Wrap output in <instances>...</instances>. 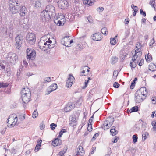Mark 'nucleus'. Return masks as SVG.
I'll use <instances>...</instances> for the list:
<instances>
[{"instance_id":"f257e3e1","label":"nucleus","mask_w":156,"mask_h":156,"mask_svg":"<svg viewBox=\"0 0 156 156\" xmlns=\"http://www.w3.org/2000/svg\"><path fill=\"white\" fill-rule=\"evenodd\" d=\"M21 97L23 102L28 103L31 98V92L30 89L27 87L23 88L21 91Z\"/></svg>"},{"instance_id":"f03ea898","label":"nucleus","mask_w":156,"mask_h":156,"mask_svg":"<svg viewBox=\"0 0 156 156\" xmlns=\"http://www.w3.org/2000/svg\"><path fill=\"white\" fill-rule=\"evenodd\" d=\"M137 102H142L147 94V90L145 87H143L137 91Z\"/></svg>"},{"instance_id":"7ed1b4c3","label":"nucleus","mask_w":156,"mask_h":156,"mask_svg":"<svg viewBox=\"0 0 156 156\" xmlns=\"http://www.w3.org/2000/svg\"><path fill=\"white\" fill-rule=\"evenodd\" d=\"M18 2L15 0H10L9 2V9L12 14L18 12L19 9L18 6L20 4L17 2Z\"/></svg>"},{"instance_id":"20e7f679","label":"nucleus","mask_w":156,"mask_h":156,"mask_svg":"<svg viewBox=\"0 0 156 156\" xmlns=\"http://www.w3.org/2000/svg\"><path fill=\"white\" fill-rule=\"evenodd\" d=\"M7 60L12 64H15L18 60V57L15 53H9L6 57Z\"/></svg>"},{"instance_id":"39448f33","label":"nucleus","mask_w":156,"mask_h":156,"mask_svg":"<svg viewBox=\"0 0 156 156\" xmlns=\"http://www.w3.org/2000/svg\"><path fill=\"white\" fill-rule=\"evenodd\" d=\"M27 60H33L35 58L36 55L35 51L33 48H30L27 49Z\"/></svg>"},{"instance_id":"423d86ee","label":"nucleus","mask_w":156,"mask_h":156,"mask_svg":"<svg viewBox=\"0 0 156 156\" xmlns=\"http://www.w3.org/2000/svg\"><path fill=\"white\" fill-rule=\"evenodd\" d=\"M18 118L17 116L14 117L13 115H10L7 120V125L9 127L14 126L17 121Z\"/></svg>"},{"instance_id":"0eeeda50","label":"nucleus","mask_w":156,"mask_h":156,"mask_svg":"<svg viewBox=\"0 0 156 156\" xmlns=\"http://www.w3.org/2000/svg\"><path fill=\"white\" fill-rule=\"evenodd\" d=\"M26 40L31 45L34 44L36 40V36L34 34L32 33H28L26 36Z\"/></svg>"},{"instance_id":"6e6552de","label":"nucleus","mask_w":156,"mask_h":156,"mask_svg":"<svg viewBox=\"0 0 156 156\" xmlns=\"http://www.w3.org/2000/svg\"><path fill=\"white\" fill-rule=\"evenodd\" d=\"M48 14L51 16H54L55 15V7L51 5H48L45 9Z\"/></svg>"},{"instance_id":"1a4fd4ad","label":"nucleus","mask_w":156,"mask_h":156,"mask_svg":"<svg viewBox=\"0 0 156 156\" xmlns=\"http://www.w3.org/2000/svg\"><path fill=\"white\" fill-rule=\"evenodd\" d=\"M45 10H43L41 14V18L44 22H48L51 19V16Z\"/></svg>"},{"instance_id":"9d476101","label":"nucleus","mask_w":156,"mask_h":156,"mask_svg":"<svg viewBox=\"0 0 156 156\" xmlns=\"http://www.w3.org/2000/svg\"><path fill=\"white\" fill-rule=\"evenodd\" d=\"M58 7L62 9H67L69 6V3L66 0H59L58 2Z\"/></svg>"},{"instance_id":"9b49d317","label":"nucleus","mask_w":156,"mask_h":156,"mask_svg":"<svg viewBox=\"0 0 156 156\" xmlns=\"http://www.w3.org/2000/svg\"><path fill=\"white\" fill-rule=\"evenodd\" d=\"M15 41L16 42V48L19 49L21 47L23 41V37L22 35H19L15 37Z\"/></svg>"},{"instance_id":"f8f14e48","label":"nucleus","mask_w":156,"mask_h":156,"mask_svg":"<svg viewBox=\"0 0 156 156\" xmlns=\"http://www.w3.org/2000/svg\"><path fill=\"white\" fill-rule=\"evenodd\" d=\"M75 107V105L74 103L69 102L66 105L64 108V111L66 112H69L74 109Z\"/></svg>"},{"instance_id":"ddd939ff","label":"nucleus","mask_w":156,"mask_h":156,"mask_svg":"<svg viewBox=\"0 0 156 156\" xmlns=\"http://www.w3.org/2000/svg\"><path fill=\"white\" fill-rule=\"evenodd\" d=\"M135 54L133 56L130 63V66L132 69L133 68H135L136 66V60L135 58V56L136 55V50H135Z\"/></svg>"},{"instance_id":"4468645a","label":"nucleus","mask_w":156,"mask_h":156,"mask_svg":"<svg viewBox=\"0 0 156 156\" xmlns=\"http://www.w3.org/2000/svg\"><path fill=\"white\" fill-rule=\"evenodd\" d=\"M69 37L66 36L62 39L61 43L62 45L68 47L69 45Z\"/></svg>"},{"instance_id":"2eb2a0df","label":"nucleus","mask_w":156,"mask_h":156,"mask_svg":"<svg viewBox=\"0 0 156 156\" xmlns=\"http://www.w3.org/2000/svg\"><path fill=\"white\" fill-rule=\"evenodd\" d=\"M58 87L56 83H53L47 89V93L46 94H49L51 92L55 90Z\"/></svg>"},{"instance_id":"dca6fc26","label":"nucleus","mask_w":156,"mask_h":156,"mask_svg":"<svg viewBox=\"0 0 156 156\" xmlns=\"http://www.w3.org/2000/svg\"><path fill=\"white\" fill-rule=\"evenodd\" d=\"M91 39L94 41H100L101 38V35L99 33H95L91 36Z\"/></svg>"},{"instance_id":"f3484780","label":"nucleus","mask_w":156,"mask_h":156,"mask_svg":"<svg viewBox=\"0 0 156 156\" xmlns=\"http://www.w3.org/2000/svg\"><path fill=\"white\" fill-rule=\"evenodd\" d=\"M141 47V42H137V58L138 56L139 57L142 55Z\"/></svg>"},{"instance_id":"a211bd4d","label":"nucleus","mask_w":156,"mask_h":156,"mask_svg":"<svg viewBox=\"0 0 156 156\" xmlns=\"http://www.w3.org/2000/svg\"><path fill=\"white\" fill-rule=\"evenodd\" d=\"M38 44L40 48L43 51H45L48 49V46L49 44L47 41L44 43V45L43 46H42V44L41 43V42H39Z\"/></svg>"},{"instance_id":"6ab92c4d","label":"nucleus","mask_w":156,"mask_h":156,"mask_svg":"<svg viewBox=\"0 0 156 156\" xmlns=\"http://www.w3.org/2000/svg\"><path fill=\"white\" fill-rule=\"evenodd\" d=\"M58 138L55 139L52 142V144L54 147L60 145L62 144V140L61 139H58Z\"/></svg>"},{"instance_id":"aec40b11","label":"nucleus","mask_w":156,"mask_h":156,"mask_svg":"<svg viewBox=\"0 0 156 156\" xmlns=\"http://www.w3.org/2000/svg\"><path fill=\"white\" fill-rule=\"evenodd\" d=\"M27 9L24 6H22L20 9V16L22 17L24 16L27 13Z\"/></svg>"},{"instance_id":"412c9836","label":"nucleus","mask_w":156,"mask_h":156,"mask_svg":"<svg viewBox=\"0 0 156 156\" xmlns=\"http://www.w3.org/2000/svg\"><path fill=\"white\" fill-rule=\"evenodd\" d=\"M84 153V151L83 147L81 146H79L77 149V154L80 156H82Z\"/></svg>"},{"instance_id":"4be33fe9","label":"nucleus","mask_w":156,"mask_h":156,"mask_svg":"<svg viewBox=\"0 0 156 156\" xmlns=\"http://www.w3.org/2000/svg\"><path fill=\"white\" fill-rule=\"evenodd\" d=\"M94 2L95 0H83V2L84 4L91 6L94 4Z\"/></svg>"},{"instance_id":"5701e85b","label":"nucleus","mask_w":156,"mask_h":156,"mask_svg":"<svg viewBox=\"0 0 156 156\" xmlns=\"http://www.w3.org/2000/svg\"><path fill=\"white\" fill-rule=\"evenodd\" d=\"M70 125L72 126H74L76 124V119L75 117H72L70 121Z\"/></svg>"},{"instance_id":"b1692460","label":"nucleus","mask_w":156,"mask_h":156,"mask_svg":"<svg viewBox=\"0 0 156 156\" xmlns=\"http://www.w3.org/2000/svg\"><path fill=\"white\" fill-rule=\"evenodd\" d=\"M114 121V118L112 116L109 117L106 120V121L109 123V126H112Z\"/></svg>"},{"instance_id":"393cba45","label":"nucleus","mask_w":156,"mask_h":156,"mask_svg":"<svg viewBox=\"0 0 156 156\" xmlns=\"http://www.w3.org/2000/svg\"><path fill=\"white\" fill-rule=\"evenodd\" d=\"M42 140H38V141L37 142V144L36 145V147H35L34 151H35L37 152V151L39 149V148L41 146V143L42 142Z\"/></svg>"},{"instance_id":"a878e982","label":"nucleus","mask_w":156,"mask_h":156,"mask_svg":"<svg viewBox=\"0 0 156 156\" xmlns=\"http://www.w3.org/2000/svg\"><path fill=\"white\" fill-rule=\"evenodd\" d=\"M112 126H109V123L106 121L104 122L102 127H101L104 130L107 129Z\"/></svg>"},{"instance_id":"bb28decb","label":"nucleus","mask_w":156,"mask_h":156,"mask_svg":"<svg viewBox=\"0 0 156 156\" xmlns=\"http://www.w3.org/2000/svg\"><path fill=\"white\" fill-rule=\"evenodd\" d=\"M51 80V78L50 77H47L45 78L44 79V81L43 82H42L41 83V84L43 86H44V84L47 82H50Z\"/></svg>"},{"instance_id":"cd10ccee","label":"nucleus","mask_w":156,"mask_h":156,"mask_svg":"<svg viewBox=\"0 0 156 156\" xmlns=\"http://www.w3.org/2000/svg\"><path fill=\"white\" fill-rule=\"evenodd\" d=\"M118 60V58L116 56L112 57L111 58V63L112 64H115L117 62Z\"/></svg>"},{"instance_id":"c85d7f7f","label":"nucleus","mask_w":156,"mask_h":156,"mask_svg":"<svg viewBox=\"0 0 156 156\" xmlns=\"http://www.w3.org/2000/svg\"><path fill=\"white\" fill-rule=\"evenodd\" d=\"M117 37V35L115 36L114 38H110V43L112 45H115L116 43L115 38Z\"/></svg>"},{"instance_id":"c756f323","label":"nucleus","mask_w":156,"mask_h":156,"mask_svg":"<svg viewBox=\"0 0 156 156\" xmlns=\"http://www.w3.org/2000/svg\"><path fill=\"white\" fill-rule=\"evenodd\" d=\"M136 77H135L134 78V80L131 83V85L130 86V88L131 89H133L134 88L135 86V84L136 83Z\"/></svg>"},{"instance_id":"7c9ffc66","label":"nucleus","mask_w":156,"mask_h":156,"mask_svg":"<svg viewBox=\"0 0 156 156\" xmlns=\"http://www.w3.org/2000/svg\"><path fill=\"white\" fill-rule=\"evenodd\" d=\"M145 58L147 62H150L152 59L151 56L149 55V53L148 54L147 56H145Z\"/></svg>"},{"instance_id":"2f4dec72","label":"nucleus","mask_w":156,"mask_h":156,"mask_svg":"<svg viewBox=\"0 0 156 156\" xmlns=\"http://www.w3.org/2000/svg\"><path fill=\"white\" fill-rule=\"evenodd\" d=\"M135 112H136V106H135L132 108L131 109L129 110V111H128L127 112L128 114H129V112L131 113Z\"/></svg>"},{"instance_id":"473e14b6","label":"nucleus","mask_w":156,"mask_h":156,"mask_svg":"<svg viewBox=\"0 0 156 156\" xmlns=\"http://www.w3.org/2000/svg\"><path fill=\"white\" fill-rule=\"evenodd\" d=\"M155 2L154 0H150L149 2V4L154 8L155 10L156 5H155Z\"/></svg>"},{"instance_id":"72a5a7b5","label":"nucleus","mask_w":156,"mask_h":156,"mask_svg":"<svg viewBox=\"0 0 156 156\" xmlns=\"http://www.w3.org/2000/svg\"><path fill=\"white\" fill-rule=\"evenodd\" d=\"M107 30L106 28L104 27L102 28L101 29V32L104 35H106L108 33V31Z\"/></svg>"},{"instance_id":"f704fd0d","label":"nucleus","mask_w":156,"mask_h":156,"mask_svg":"<svg viewBox=\"0 0 156 156\" xmlns=\"http://www.w3.org/2000/svg\"><path fill=\"white\" fill-rule=\"evenodd\" d=\"M9 84L7 83H4L3 82H0V88L6 87L8 86Z\"/></svg>"},{"instance_id":"c9c22d12","label":"nucleus","mask_w":156,"mask_h":156,"mask_svg":"<svg viewBox=\"0 0 156 156\" xmlns=\"http://www.w3.org/2000/svg\"><path fill=\"white\" fill-rule=\"evenodd\" d=\"M68 80H69V81L73 83L74 82L75 78L72 74H69V77L68 78Z\"/></svg>"},{"instance_id":"e433bc0d","label":"nucleus","mask_w":156,"mask_h":156,"mask_svg":"<svg viewBox=\"0 0 156 156\" xmlns=\"http://www.w3.org/2000/svg\"><path fill=\"white\" fill-rule=\"evenodd\" d=\"M148 135V133L147 132H144L142 134V140H145L146 138H147V136Z\"/></svg>"},{"instance_id":"4c0bfd02","label":"nucleus","mask_w":156,"mask_h":156,"mask_svg":"<svg viewBox=\"0 0 156 156\" xmlns=\"http://www.w3.org/2000/svg\"><path fill=\"white\" fill-rule=\"evenodd\" d=\"M82 100L81 98H80L77 101L76 104V106L79 107L80 106V105L82 104Z\"/></svg>"},{"instance_id":"58836bf2","label":"nucleus","mask_w":156,"mask_h":156,"mask_svg":"<svg viewBox=\"0 0 156 156\" xmlns=\"http://www.w3.org/2000/svg\"><path fill=\"white\" fill-rule=\"evenodd\" d=\"M110 133L113 136L115 135L118 133V131L115 129H111L110 130Z\"/></svg>"},{"instance_id":"ea45409f","label":"nucleus","mask_w":156,"mask_h":156,"mask_svg":"<svg viewBox=\"0 0 156 156\" xmlns=\"http://www.w3.org/2000/svg\"><path fill=\"white\" fill-rule=\"evenodd\" d=\"M38 115V113L37 111V109H36L34 111L32 114V117L35 118H36Z\"/></svg>"},{"instance_id":"a19ab883","label":"nucleus","mask_w":156,"mask_h":156,"mask_svg":"<svg viewBox=\"0 0 156 156\" xmlns=\"http://www.w3.org/2000/svg\"><path fill=\"white\" fill-rule=\"evenodd\" d=\"M13 27L12 25L10 24L9 27V29L7 30L8 31L12 33H13Z\"/></svg>"},{"instance_id":"79ce46f5","label":"nucleus","mask_w":156,"mask_h":156,"mask_svg":"<svg viewBox=\"0 0 156 156\" xmlns=\"http://www.w3.org/2000/svg\"><path fill=\"white\" fill-rule=\"evenodd\" d=\"M73 83L70 81L69 80H67L66 82V86L68 87H70Z\"/></svg>"},{"instance_id":"37998d69","label":"nucleus","mask_w":156,"mask_h":156,"mask_svg":"<svg viewBox=\"0 0 156 156\" xmlns=\"http://www.w3.org/2000/svg\"><path fill=\"white\" fill-rule=\"evenodd\" d=\"M66 132V129H62L61 130L59 133V135L58 136V137H62V135L63 134Z\"/></svg>"},{"instance_id":"c03bdc74","label":"nucleus","mask_w":156,"mask_h":156,"mask_svg":"<svg viewBox=\"0 0 156 156\" xmlns=\"http://www.w3.org/2000/svg\"><path fill=\"white\" fill-rule=\"evenodd\" d=\"M87 19L88 21V22L90 23H93V19L92 18V17L90 16H89L88 17H87Z\"/></svg>"},{"instance_id":"a18cd8bd","label":"nucleus","mask_w":156,"mask_h":156,"mask_svg":"<svg viewBox=\"0 0 156 156\" xmlns=\"http://www.w3.org/2000/svg\"><path fill=\"white\" fill-rule=\"evenodd\" d=\"M57 126V125L56 124L54 123H52L50 125V127L52 130H54Z\"/></svg>"},{"instance_id":"49530a36","label":"nucleus","mask_w":156,"mask_h":156,"mask_svg":"<svg viewBox=\"0 0 156 156\" xmlns=\"http://www.w3.org/2000/svg\"><path fill=\"white\" fill-rule=\"evenodd\" d=\"M41 6V4L38 1H36L35 3V6L37 8L40 7Z\"/></svg>"},{"instance_id":"de8ad7c7","label":"nucleus","mask_w":156,"mask_h":156,"mask_svg":"<svg viewBox=\"0 0 156 156\" xmlns=\"http://www.w3.org/2000/svg\"><path fill=\"white\" fill-rule=\"evenodd\" d=\"M6 33L7 35H8V37L10 38H12L13 36V34L11 32H10L8 31L7 30L6 32Z\"/></svg>"},{"instance_id":"09e8293b","label":"nucleus","mask_w":156,"mask_h":156,"mask_svg":"<svg viewBox=\"0 0 156 156\" xmlns=\"http://www.w3.org/2000/svg\"><path fill=\"white\" fill-rule=\"evenodd\" d=\"M120 85L117 82H115L114 83L113 87L115 88H118L119 87Z\"/></svg>"},{"instance_id":"8fccbe9b","label":"nucleus","mask_w":156,"mask_h":156,"mask_svg":"<svg viewBox=\"0 0 156 156\" xmlns=\"http://www.w3.org/2000/svg\"><path fill=\"white\" fill-rule=\"evenodd\" d=\"M87 130L89 131H92V126H90L89 123H88V125L87 126Z\"/></svg>"},{"instance_id":"3c124183","label":"nucleus","mask_w":156,"mask_h":156,"mask_svg":"<svg viewBox=\"0 0 156 156\" xmlns=\"http://www.w3.org/2000/svg\"><path fill=\"white\" fill-rule=\"evenodd\" d=\"M23 67L22 65L20 66L18 71L17 72V74L18 75L19 73L20 74V72L22 71Z\"/></svg>"},{"instance_id":"603ef678","label":"nucleus","mask_w":156,"mask_h":156,"mask_svg":"<svg viewBox=\"0 0 156 156\" xmlns=\"http://www.w3.org/2000/svg\"><path fill=\"white\" fill-rule=\"evenodd\" d=\"M85 73V71L84 70H83L82 72H80V76H86L87 75L88 73Z\"/></svg>"},{"instance_id":"864d4df0","label":"nucleus","mask_w":156,"mask_h":156,"mask_svg":"<svg viewBox=\"0 0 156 156\" xmlns=\"http://www.w3.org/2000/svg\"><path fill=\"white\" fill-rule=\"evenodd\" d=\"M153 128L156 131V122L155 121H153L151 123Z\"/></svg>"},{"instance_id":"5fc2aeb1","label":"nucleus","mask_w":156,"mask_h":156,"mask_svg":"<svg viewBox=\"0 0 156 156\" xmlns=\"http://www.w3.org/2000/svg\"><path fill=\"white\" fill-rule=\"evenodd\" d=\"M140 62H139L138 65L140 66H141L144 64V60L142 58L141 59L140 58Z\"/></svg>"},{"instance_id":"6e6d98bb","label":"nucleus","mask_w":156,"mask_h":156,"mask_svg":"<svg viewBox=\"0 0 156 156\" xmlns=\"http://www.w3.org/2000/svg\"><path fill=\"white\" fill-rule=\"evenodd\" d=\"M99 135V133H96L94 135L93 137L92 138V140H94L96 138V137H97Z\"/></svg>"},{"instance_id":"4d7b16f0","label":"nucleus","mask_w":156,"mask_h":156,"mask_svg":"<svg viewBox=\"0 0 156 156\" xmlns=\"http://www.w3.org/2000/svg\"><path fill=\"white\" fill-rule=\"evenodd\" d=\"M140 14L143 16H144L145 17L146 16V14L145 12H144L142 9H140Z\"/></svg>"},{"instance_id":"13d9d810","label":"nucleus","mask_w":156,"mask_h":156,"mask_svg":"<svg viewBox=\"0 0 156 156\" xmlns=\"http://www.w3.org/2000/svg\"><path fill=\"white\" fill-rule=\"evenodd\" d=\"M133 142L135 143L136 142V136L135 134L133 135Z\"/></svg>"},{"instance_id":"bf43d9fd","label":"nucleus","mask_w":156,"mask_h":156,"mask_svg":"<svg viewBox=\"0 0 156 156\" xmlns=\"http://www.w3.org/2000/svg\"><path fill=\"white\" fill-rule=\"evenodd\" d=\"M126 56V55H123L120 57V60L121 62H123L125 59V57Z\"/></svg>"},{"instance_id":"052dcab7","label":"nucleus","mask_w":156,"mask_h":156,"mask_svg":"<svg viewBox=\"0 0 156 156\" xmlns=\"http://www.w3.org/2000/svg\"><path fill=\"white\" fill-rule=\"evenodd\" d=\"M117 138H118V137H116V136H115L112 139V142L113 143H116L117 142L118 140Z\"/></svg>"},{"instance_id":"680f3d73","label":"nucleus","mask_w":156,"mask_h":156,"mask_svg":"<svg viewBox=\"0 0 156 156\" xmlns=\"http://www.w3.org/2000/svg\"><path fill=\"white\" fill-rule=\"evenodd\" d=\"M19 119L21 120H23L25 119V116L23 114H21L19 116Z\"/></svg>"},{"instance_id":"e2e57ef3","label":"nucleus","mask_w":156,"mask_h":156,"mask_svg":"<svg viewBox=\"0 0 156 156\" xmlns=\"http://www.w3.org/2000/svg\"><path fill=\"white\" fill-rule=\"evenodd\" d=\"M66 151H61L59 152V154L60 156H63L64 153H65Z\"/></svg>"},{"instance_id":"0e129e2a","label":"nucleus","mask_w":156,"mask_h":156,"mask_svg":"<svg viewBox=\"0 0 156 156\" xmlns=\"http://www.w3.org/2000/svg\"><path fill=\"white\" fill-rule=\"evenodd\" d=\"M97 10L98 11L102 12L104 10V8L103 7H100L98 8Z\"/></svg>"},{"instance_id":"69168bd1","label":"nucleus","mask_w":156,"mask_h":156,"mask_svg":"<svg viewBox=\"0 0 156 156\" xmlns=\"http://www.w3.org/2000/svg\"><path fill=\"white\" fill-rule=\"evenodd\" d=\"M93 118V115L90 118V119H89V123L90 124V126H92V123H91V122L93 121V120L92 119H92Z\"/></svg>"},{"instance_id":"338daca9","label":"nucleus","mask_w":156,"mask_h":156,"mask_svg":"<svg viewBox=\"0 0 156 156\" xmlns=\"http://www.w3.org/2000/svg\"><path fill=\"white\" fill-rule=\"evenodd\" d=\"M152 101L153 104H155L156 103V98L155 97L152 98Z\"/></svg>"},{"instance_id":"774afa93","label":"nucleus","mask_w":156,"mask_h":156,"mask_svg":"<svg viewBox=\"0 0 156 156\" xmlns=\"http://www.w3.org/2000/svg\"><path fill=\"white\" fill-rule=\"evenodd\" d=\"M88 80H85V85L83 87V88L84 89L86 88V87L87 85V84L88 83Z\"/></svg>"}]
</instances>
